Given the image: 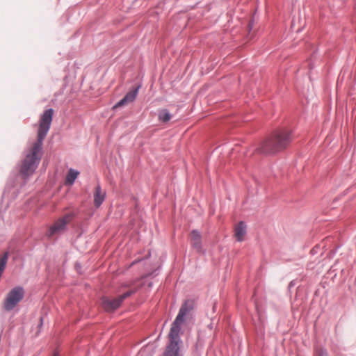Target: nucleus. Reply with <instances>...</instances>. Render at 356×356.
Returning <instances> with one entry per match:
<instances>
[{
	"mask_svg": "<svg viewBox=\"0 0 356 356\" xmlns=\"http://www.w3.org/2000/svg\"><path fill=\"white\" fill-rule=\"evenodd\" d=\"M190 240L192 246L197 251L202 252L201 234L197 230H193L190 234Z\"/></svg>",
	"mask_w": 356,
	"mask_h": 356,
	"instance_id": "9d476101",
	"label": "nucleus"
},
{
	"mask_svg": "<svg viewBox=\"0 0 356 356\" xmlns=\"http://www.w3.org/2000/svg\"><path fill=\"white\" fill-rule=\"evenodd\" d=\"M246 234V225L243 222H239L234 228V236L238 241H242Z\"/></svg>",
	"mask_w": 356,
	"mask_h": 356,
	"instance_id": "9b49d317",
	"label": "nucleus"
},
{
	"mask_svg": "<svg viewBox=\"0 0 356 356\" xmlns=\"http://www.w3.org/2000/svg\"><path fill=\"white\" fill-rule=\"evenodd\" d=\"M24 291L22 287L17 286L13 289L4 300V308L7 311L12 310L23 298Z\"/></svg>",
	"mask_w": 356,
	"mask_h": 356,
	"instance_id": "20e7f679",
	"label": "nucleus"
},
{
	"mask_svg": "<svg viewBox=\"0 0 356 356\" xmlns=\"http://www.w3.org/2000/svg\"><path fill=\"white\" fill-rule=\"evenodd\" d=\"M140 88V86H137L136 88L131 90L114 106L113 108H116L118 107H120L124 105H127L132 102H134L138 95V90Z\"/></svg>",
	"mask_w": 356,
	"mask_h": 356,
	"instance_id": "6e6552de",
	"label": "nucleus"
},
{
	"mask_svg": "<svg viewBox=\"0 0 356 356\" xmlns=\"http://www.w3.org/2000/svg\"><path fill=\"white\" fill-rule=\"evenodd\" d=\"M317 356H327V353L326 350L321 348L316 352Z\"/></svg>",
	"mask_w": 356,
	"mask_h": 356,
	"instance_id": "4468645a",
	"label": "nucleus"
},
{
	"mask_svg": "<svg viewBox=\"0 0 356 356\" xmlns=\"http://www.w3.org/2000/svg\"><path fill=\"white\" fill-rule=\"evenodd\" d=\"M53 356H58L57 354H54Z\"/></svg>",
	"mask_w": 356,
	"mask_h": 356,
	"instance_id": "dca6fc26",
	"label": "nucleus"
},
{
	"mask_svg": "<svg viewBox=\"0 0 356 356\" xmlns=\"http://www.w3.org/2000/svg\"><path fill=\"white\" fill-rule=\"evenodd\" d=\"M195 301L192 299L186 300L181 305L178 315L177 316L175 321L172 325V328L180 330L181 325L184 321V318L188 315L195 307Z\"/></svg>",
	"mask_w": 356,
	"mask_h": 356,
	"instance_id": "39448f33",
	"label": "nucleus"
},
{
	"mask_svg": "<svg viewBox=\"0 0 356 356\" xmlns=\"http://www.w3.org/2000/svg\"><path fill=\"white\" fill-rule=\"evenodd\" d=\"M249 28H250V29H251V28H252V24H249Z\"/></svg>",
	"mask_w": 356,
	"mask_h": 356,
	"instance_id": "2eb2a0df",
	"label": "nucleus"
},
{
	"mask_svg": "<svg viewBox=\"0 0 356 356\" xmlns=\"http://www.w3.org/2000/svg\"><path fill=\"white\" fill-rule=\"evenodd\" d=\"M53 115L54 110L49 108L40 117L37 140L31 145L20 166L19 172L24 178H27L33 175L38 168L42 155L43 140L50 129Z\"/></svg>",
	"mask_w": 356,
	"mask_h": 356,
	"instance_id": "f257e3e1",
	"label": "nucleus"
},
{
	"mask_svg": "<svg viewBox=\"0 0 356 356\" xmlns=\"http://www.w3.org/2000/svg\"><path fill=\"white\" fill-rule=\"evenodd\" d=\"M74 218L72 213L65 214L62 218H58L49 228L47 235L49 237L52 236L54 234H59L65 229L66 225L69 223Z\"/></svg>",
	"mask_w": 356,
	"mask_h": 356,
	"instance_id": "0eeeda50",
	"label": "nucleus"
},
{
	"mask_svg": "<svg viewBox=\"0 0 356 356\" xmlns=\"http://www.w3.org/2000/svg\"><path fill=\"white\" fill-rule=\"evenodd\" d=\"M134 293L133 291H129L120 296H118L116 298L110 300L107 298H102L101 300V304L103 307V309L108 312H112L115 311L116 309H118L123 300L130 296L131 294Z\"/></svg>",
	"mask_w": 356,
	"mask_h": 356,
	"instance_id": "423d86ee",
	"label": "nucleus"
},
{
	"mask_svg": "<svg viewBox=\"0 0 356 356\" xmlns=\"http://www.w3.org/2000/svg\"><path fill=\"white\" fill-rule=\"evenodd\" d=\"M158 118L159 121L162 122H168L170 120L172 115L167 109H162L159 111Z\"/></svg>",
	"mask_w": 356,
	"mask_h": 356,
	"instance_id": "ddd939ff",
	"label": "nucleus"
},
{
	"mask_svg": "<svg viewBox=\"0 0 356 356\" xmlns=\"http://www.w3.org/2000/svg\"><path fill=\"white\" fill-rule=\"evenodd\" d=\"M79 175V172L78 171L70 169L66 176L65 183L69 185H72Z\"/></svg>",
	"mask_w": 356,
	"mask_h": 356,
	"instance_id": "f8f14e48",
	"label": "nucleus"
},
{
	"mask_svg": "<svg viewBox=\"0 0 356 356\" xmlns=\"http://www.w3.org/2000/svg\"><path fill=\"white\" fill-rule=\"evenodd\" d=\"M179 332L180 330H176L175 328H170L168 335L170 343L166 346L163 356H182L179 352Z\"/></svg>",
	"mask_w": 356,
	"mask_h": 356,
	"instance_id": "7ed1b4c3",
	"label": "nucleus"
},
{
	"mask_svg": "<svg viewBox=\"0 0 356 356\" xmlns=\"http://www.w3.org/2000/svg\"><path fill=\"white\" fill-rule=\"evenodd\" d=\"M93 197L95 207L97 208L99 207L105 200L106 192L102 189L99 184H97L95 188Z\"/></svg>",
	"mask_w": 356,
	"mask_h": 356,
	"instance_id": "1a4fd4ad",
	"label": "nucleus"
},
{
	"mask_svg": "<svg viewBox=\"0 0 356 356\" xmlns=\"http://www.w3.org/2000/svg\"><path fill=\"white\" fill-rule=\"evenodd\" d=\"M291 131L282 128L274 131L265 140L259 147V151L264 154H273L285 149L291 141Z\"/></svg>",
	"mask_w": 356,
	"mask_h": 356,
	"instance_id": "f03ea898",
	"label": "nucleus"
}]
</instances>
